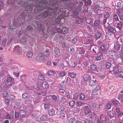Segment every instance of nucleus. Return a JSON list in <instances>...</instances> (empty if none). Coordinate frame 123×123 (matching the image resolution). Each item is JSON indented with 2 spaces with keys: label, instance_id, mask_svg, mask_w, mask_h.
<instances>
[{
  "label": "nucleus",
  "instance_id": "f257e3e1",
  "mask_svg": "<svg viewBox=\"0 0 123 123\" xmlns=\"http://www.w3.org/2000/svg\"><path fill=\"white\" fill-rule=\"evenodd\" d=\"M60 3L59 2H56L54 4L53 7L54 9V12H55L54 13V15L57 14L58 13L60 14L63 17H67V15L66 16V13L65 11H62L61 9H60Z\"/></svg>",
  "mask_w": 123,
  "mask_h": 123
},
{
  "label": "nucleus",
  "instance_id": "f03ea898",
  "mask_svg": "<svg viewBox=\"0 0 123 123\" xmlns=\"http://www.w3.org/2000/svg\"><path fill=\"white\" fill-rule=\"evenodd\" d=\"M91 95L89 93H82L80 95L79 99L84 101L91 98Z\"/></svg>",
  "mask_w": 123,
  "mask_h": 123
},
{
  "label": "nucleus",
  "instance_id": "7ed1b4c3",
  "mask_svg": "<svg viewBox=\"0 0 123 123\" xmlns=\"http://www.w3.org/2000/svg\"><path fill=\"white\" fill-rule=\"evenodd\" d=\"M5 84H6L7 83H9V85H12L15 83L14 79L11 77H8L4 81Z\"/></svg>",
  "mask_w": 123,
  "mask_h": 123
},
{
  "label": "nucleus",
  "instance_id": "20e7f679",
  "mask_svg": "<svg viewBox=\"0 0 123 123\" xmlns=\"http://www.w3.org/2000/svg\"><path fill=\"white\" fill-rule=\"evenodd\" d=\"M13 51L17 55H20L22 54V50L17 47H14V48H13Z\"/></svg>",
  "mask_w": 123,
  "mask_h": 123
},
{
  "label": "nucleus",
  "instance_id": "39448f33",
  "mask_svg": "<svg viewBox=\"0 0 123 123\" xmlns=\"http://www.w3.org/2000/svg\"><path fill=\"white\" fill-rule=\"evenodd\" d=\"M96 5L100 8H103L105 6V4L103 2L100 1H97L95 3Z\"/></svg>",
  "mask_w": 123,
  "mask_h": 123
},
{
  "label": "nucleus",
  "instance_id": "423d86ee",
  "mask_svg": "<svg viewBox=\"0 0 123 123\" xmlns=\"http://www.w3.org/2000/svg\"><path fill=\"white\" fill-rule=\"evenodd\" d=\"M109 53L114 59H116L119 58L117 54L115 53V51L113 50H111L110 51Z\"/></svg>",
  "mask_w": 123,
  "mask_h": 123
},
{
  "label": "nucleus",
  "instance_id": "0eeeda50",
  "mask_svg": "<svg viewBox=\"0 0 123 123\" xmlns=\"http://www.w3.org/2000/svg\"><path fill=\"white\" fill-rule=\"evenodd\" d=\"M89 82L90 86H94L96 85V80L95 78H93L92 79H90Z\"/></svg>",
  "mask_w": 123,
  "mask_h": 123
},
{
  "label": "nucleus",
  "instance_id": "6e6552de",
  "mask_svg": "<svg viewBox=\"0 0 123 123\" xmlns=\"http://www.w3.org/2000/svg\"><path fill=\"white\" fill-rule=\"evenodd\" d=\"M57 113V112L53 108L49 110L48 111V114L50 116H53L56 115Z\"/></svg>",
  "mask_w": 123,
  "mask_h": 123
},
{
  "label": "nucleus",
  "instance_id": "1a4fd4ad",
  "mask_svg": "<svg viewBox=\"0 0 123 123\" xmlns=\"http://www.w3.org/2000/svg\"><path fill=\"white\" fill-rule=\"evenodd\" d=\"M83 79L85 81H87L91 79V75L87 74H85L83 76Z\"/></svg>",
  "mask_w": 123,
  "mask_h": 123
},
{
  "label": "nucleus",
  "instance_id": "9d476101",
  "mask_svg": "<svg viewBox=\"0 0 123 123\" xmlns=\"http://www.w3.org/2000/svg\"><path fill=\"white\" fill-rule=\"evenodd\" d=\"M68 75L70 76L72 78H75L76 77V75L75 73L68 71Z\"/></svg>",
  "mask_w": 123,
  "mask_h": 123
},
{
  "label": "nucleus",
  "instance_id": "9b49d317",
  "mask_svg": "<svg viewBox=\"0 0 123 123\" xmlns=\"http://www.w3.org/2000/svg\"><path fill=\"white\" fill-rule=\"evenodd\" d=\"M83 5V3L82 1L79 2V4L77 6V8L79 11H81L82 10V6Z\"/></svg>",
  "mask_w": 123,
  "mask_h": 123
},
{
  "label": "nucleus",
  "instance_id": "f8f14e48",
  "mask_svg": "<svg viewBox=\"0 0 123 123\" xmlns=\"http://www.w3.org/2000/svg\"><path fill=\"white\" fill-rule=\"evenodd\" d=\"M102 55L101 53H97V55L95 56L96 58L95 60L96 61H98L101 59V58L100 56Z\"/></svg>",
  "mask_w": 123,
  "mask_h": 123
},
{
  "label": "nucleus",
  "instance_id": "ddd939ff",
  "mask_svg": "<svg viewBox=\"0 0 123 123\" xmlns=\"http://www.w3.org/2000/svg\"><path fill=\"white\" fill-rule=\"evenodd\" d=\"M111 9L109 7H105L104 8V11L105 13L110 14Z\"/></svg>",
  "mask_w": 123,
  "mask_h": 123
},
{
  "label": "nucleus",
  "instance_id": "4468645a",
  "mask_svg": "<svg viewBox=\"0 0 123 123\" xmlns=\"http://www.w3.org/2000/svg\"><path fill=\"white\" fill-rule=\"evenodd\" d=\"M48 118L47 115H43L40 117V120L41 121H44L46 120Z\"/></svg>",
  "mask_w": 123,
  "mask_h": 123
},
{
  "label": "nucleus",
  "instance_id": "2eb2a0df",
  "mask_svg": "<svg viewBox=\"0 0 123 123\" xmlns=\"http://www.w3.org/2000/svg\"><path fill=\"white\" fill-rule=\"evenodd\" d=\"M33 55V54L32 52L30 51L28 52L26 54V56L28 58H31Z\"/></svg>",
  "mask_w": 123,
  "mask_h": 123
},
{
  "label": "nucleus",
  "instance_id": "dca6fc26",
  "mask_svg": "<svg viewBox=\"0 0 123 123\" xmlns=\"http://www.w3.org/2000/svg\"><path fill=\"white\" fill-rule=\"evenodd\" d=\"M97 68V66L94 64H92L91 65V69L92 71H96Z\"/></svg>",
  "mask_w": 123,
  "mask_h": 123
},
{
  "label": "nucleus",
  "instance_id": "f3484780",
  "mask_svg": "<svg viewBox=\"0 0 123 123\" xmlns=\"http://www.w3.org/2000/svg\"><path fill=\"white\" fill-rule=\"evenodd\" d=\"M108 31L109 33H113L114 31H115V30L113 27L110 26L109 27Z\"/></svg>",
  "mask_w": 123,
  "mask_h": 123
},
{
  "label": "nucleus",
  "instance_id": "a211bd4d",
  "mask_svg": "<svg viewBox=\"0 0 123 123\" xmlns=\"http://www.w3.org/2000/svg\"><path fill=\"white\" fill-rule=\"evenodd\" d=\"M42 86L43 88H47L48 87V85L46 82H43L42 84Z\"/></svg>",
  "mask_w": 123,
  "mask_h": 123
},
{
  "label": "nucleus",
  "instance_id": "6ab92c4d",
  "mask_svg": "<svg viewBox=\"0 0 123 123\" xmlns=\"http://www.w3.org/2000/svg\"><path fill=\"white\" fill-rule=\"evenodd\" d=\"M62 34H65L67 33L68 32V30L67 27H64L62 29Z\"/></svg>",
  "mask_w": 123,
  "mask_h": 123
},
{
  "label": "nucleus",
  "instance_id": "aec40b11",
  "mask_svg": "<svg viewBox=\"0 0 123 123\" xmlns=\"http://www.w3.org/2000/svg\"><path fill=\"white\" fill-rule=\"evenodd\" d=\"M119 70L118 67L117 66H115L113 68L112 71L115 73H117Z\"/></svg>",
  "mask_w": 123,
  "mask_h": 123
},
{
  "label": "nucleus",
  "instance_id": "412c9836",
  "mask_svg": "<svg viewBox=\"0 0 123 123\" xmlns=\"http://www.w3.org/2000/svg\"><path fill=\"white\" fill-rule=\"evenodd\" d=\"M65 116L66 114L65 112H61L60 114V118L62 119H63L65 117Z\"/></svg>",
  "mask_w": 123,
  "mask_h": 123
},
{
  "label": "nucleus",
  "instance_id": "4be33fe9",
  "mask_svg": "<svg viewBox=\"0 0 123 123\" xmlns=\"http://www.w3.org/2000/svg\"><path fill=\"white\" fill-rule=\"evenodd\" d=\"M50 52L49 51L47 50H45L43 53V55L45 56L48 57L50 55Z\"/></svg>",
  "mask_w": 123,
  "mask_h": 123
},
{
  "label": "nucleus",
  "instance_id": "5701e85b",
  "mask_svg": "<svg viewBox=\"0 0 123 123\" xmlns=\"http://www.w3.org/2000/svg\"><path fill=\"white\" fill-rule=\"evenodd\" d=\"M76 121V119L74 117L70 118L68 120V123H74Z\"/></svg>",
  "mask_w": 123,
  "mask_h": 123
},
{
  "label": "nucleus",
  "instance_id": "b1692460",
  "mask_svg": "<svg viewBox=\"0 0 123 123\" xmlns=\"http://www.w3.org/2000/svg\"><path fill=\"white\" fill-rule=\"evenodd\" d=\"M85 123H93L92 121L89 119H85L83 120Z\"/></svg>",
  "mask_w": 123,
  "mask_h": 123
},
{
  "label": "nucleus",
  "instance_id": "393cba45",
  "mask_svg": "<svg viewBox=\"0 0 123 123\" xmlns=\"http://www.w3.org/2000/svg\"><path fill=\"white\" fill-rule=\"evenodd\" d=\"M102 105L101 104H99L98 105V107L95 108L94 109V111L96 112H97L99 111V109L101 107H102Z\"/></svg>",
  "mask_w": 123,
  "mask_h": 123
},
{
  "label": "nucleus",
  "instance_id": "a878e982",
  "mask_svg": "<svg viewBox=\"0 0 123 123\" xmlns=\"http://www.w3.org/2000/svg\"><path fill=\"white\" fill-rule=\"evenodd\" d=\"M28 94L27 93H24L22 94V97L24 98L27 99L29 97L28 96Z\"/></svg>",
  "mask_w": 123,
  "mask_h": 123
},
{
  "label": "nucleus",
  "instance_id": "bb28decb",
  "mask_svg": "<svg viewBox=\"0 0 123 123\" xmlns=\"http://www.w3.org/2000/svg\"><path fill=\"white\" fill-rule=\"evenodd\" d=\"M123 24L121 22H120L117 24V27L119 29H121L123 26Z\"/></svg>",
  "mask_w": 123,
  "mask_h": 123
},
{
  "label": "nucleus",
  "instance_id": "cd10ccee",
  "mask_svg": "<svg viewBox=\"0 0 123 123\" xmlns=\"http://www.w3.org/2000/svg\"><path fill=\"white\" fill-rule=\"evenodd\" d=\"M79 94L75 92L74 95V98L75 99H77L79 98Z\"/></svg>",
  "mask_w": 123,
  "mask_h": 123
},
{
  "label": "nucleus",
  "instance_id": "c85d7f7f",
  "mask_svg": "<svg viewBox=\"0 0 123 123\" xmlns=\"http://www.w3.org/2000/svg\"><path fill=\"white\" fill-rule=\"evenodd\" d=\"M26 114V112L24 110H22L20 111L19 113V115L23 116H24Z\"/></svg>",
  "mask_w": 123,
  "mask_h": 123
},
{
  "label": "nucleus",
  "instance_id": "c756f323",
  "mask_svg": "<svg viewBox=\"0 0 123 123\" xmlns=\"http://www.w3.org/2000/svg\"><path fill=\"white\" fill-rule=\"evenodd\" d=\"M118 117L121 120H123V113H121L118 115Z\"/></svg>",
  "mask_w": 123,
  "mask_h": 123
},
{
  "label": "nucleus",
  "instance_id": "7c9ffc66",
  "mask_svg": "<svg viewBox=\"0 0 123 123\" xmlns=\"http://www.w3.org/2000/svg\"><path fill=\"white\" fill-rule=\"evenodd\" d=\"M55 74V72L53 70H49L48 72V74L50 76H53Z\"/></svg>",
  "mask_w": 123,
  "mask_h": 123
},
{
  "label": "nucleus",
  "instance_id": "2f4dec72",
  "mask_svg": "<svg viewBox=\"0 0 123 123\" xmlns=\"http://www.w3.org/2000/svg\"><path fill=\"white\" fill-rule=\"evenodd\" d=\"M111 105L109 103L106 104L105 105V107L107 109L109 110L111 109Z\"/></svg>",
  "mask_w": 123,
  "mask_h": 123
},
{
  "label": "nucleus",
  "instance_id": "473e14b6",
  "mask_svg": "<svg viewBox=\"0 0 123 123\" xmlns=\"http://www.w3.org/2000/svg\"><path fill=\"white\" fill-rule=\"evenodd\" d=\"M112 64L109 62H107L106 64V68L108 69H110L111 68Z\"/></svg>",
  "mask_w": 123,
  "mask_h": 123
},
{
  "label": "nucleus",
  "instance_id": "72a5a7b5",
  "mask_svg": "<svg viewBox=\"0 0 123 123\" xmlns=\"http://www.w3.org/2000/svg\"><path fill=\"white\" fill-rule=\"evenodd\" d=\"M34 47L32 48L31 49H32V50L34 51V52H36L37 53V52H38V49L39 48L38 47Z\"/></svg>",
  "mask_w": 123,
  "mask_h": 123
},
{
  "label": "nucleus",
  "instance_id": "f704fd0d",
  "mask_svg": "<svg viewBox=\"0 0 123 123\" xmlns=\"http://www.w3.org/2000/svg\"><path fill=\"white\" fill-rule=\"evenodd\" d=\"M38 56L40 60H42L43 59L44 57L43 54V55L42 53H40L38 54Z\"/></svg>",
  "mask_w": 123,
  "mask_h": 123
},
{
  "label": "nucleus",
  "instance_id": "c9c22d12",
  "mask_svg": "<svg viewBox=\"0 0 123 123\" xmlns=\"http://www.w3.org/2000/svg\"><path fill=\"white\" fill-rule=\"evenodd\" d=\"M85 113L86 114H88L89 113H91L92 111L91 110L89 109H86L85 110Z\"/></svg>",
  "mask_w": 123,
  "mask_h": 123
},
{
  "label": "nucleus",
  "instance_id": "e433bc0d",
  "mask_svg": "<svg viewBox=\"0 0 123 123\" xmlns=\"http://www.w3.org/2000/svg\"><path fill=\"white\" fill-rule=\"evenodd\" d=\"M55 51L56 55L58 56H59L60 55V51L59 50L57 49L56 48L55 50Z\"/></svg>",
  "mask_w": 123,
  "mask_h": 123
},
{
  "label": "nucleus",
  "instance_id": "4c0bfd02",
  "mask_svg": "<svg viewBox=\"0 0 123 123\" xmlns=\"http://www.w3.org/2000/svg\"><path fill=\"white\" fill-rule=\"evenodd\" d=\"M66 85L65 83V82L64 81H62L61 83V84L60 86L61 88H64L65 87Z\"/></svg>",
  "mask_w": 123,
  "mask_h": 123
},
{
  "label": "nucleus",
  "instance_id": "58836bf2",
  "mask_svg": "<svg viewBox=\"0 0 123 123\" xmlns=\"http://www.w3.org/2000/svg\"><path fill=\"white\" fill-rule=\"evenodd\" d=\"M101 34V33L97 32L95 33V36L97 38H99L100 37Z\"/></svg>",
  "mask_w": 123,
  "mask_h": 123
},
{
  "label": "nucleus",
  "instance_id": "ea45409f",
  "mask_svg": "<svg viewBox=\"0 0 123 123\" xmlns=\"http://www.w3.org/2000/svg\"><path fill=\"white\" fill-rule=\"evenodd\" d=\"M20 42L21 43L23 44L26 43V39L24 37L22 38L20 40Z\"/></svg>",
  "mask_w": 123,
  "mask_h": 123
},
{
  "label": "nucleus",
  "instance_id": "a19ab883",
  "mask_svg": "<svg viewBox=\"0 0 123 123\" xmlns=\"http://www.w3.org/2000/svg\"><path fill=\"white\" fill-rule=\"evenodd\" d=\"M8 99H9L10 100H12L15 98V97L13 95H10L9 96Z\"/></svg>",
  "mask_w": 123,
  "mask_h": 123
},
{
  "label": "nucleus",
  "instance_id": "79ce46f5",
  "mask_svg": "<svg viewBox=\"0 0 123 123\" xmlns=\"http://www.w3.org/2000/svg\"><path fill=\"white\" fill-rule=\"evenodd\" d=\"M113 17L115 20L116 21L119 20V18L117 15L116 13H114L113 14Z\"/></svg>",
  "mask_w": 123,
  "mask_h": 123
},
{
  "label": "nucleus",
  "instance_id": "37998d69",
  "mask_svg": "<svg viewBox=\"0 0 123 123\" xmlns=\"http://www.w3.org/2000/svg\"><path fill=\"white\" fill-rule=\"evenodd\" d=\"M104 27L106 29H108V28L110 26V25L108 22L105 23L103 24Z\"/></svg>",
  "mask_w": 123,
  "mask_h": 123
},
{
  "label": "nucleus",
  "instance_id": "c03bdc74",
  "mask_svg": "<svg viewBox=\"0 0 123 123\" xmlns=\"http://www.w3.org/2000/svg\"><path fill=\"white\" fill-rule=\"evenodd\" d=\"M100 24L99 21L98 20H96L94 23V25L96 26H98Z\"/></svg>",
  "mask_w": 123,
  "mask_h": 123
},
{
  "label": "nucleus",
  "instance_id": "a18cd8bd",
  "mask_svg": "<svg viewBox=\"0 0 123 123\" xmlns=\"http://www.w3.org/2000/svg\"><path fill=\"white\" fill-rule=\"evenodd\" d=\"M32 102L31 100L30 99H28L25 100V103L26 104H31Z\"/></svg>",
  "mask_w": 123,
  "mask_h": 123
},
{
  "label": "nucleus",
  "instance_id": "49530a36",
  "mask_svg": "<svg viewBox=\"0 0 123 123\" xmlns=\"http://www.w3.org/2000/svg\"><path fill=\"white\" fill-rule=\"evenodd\" d=\"M110 14L109 13H106L104 12V18H106V19H107L109 17Z\"/></svg>",
  "mask_w": 123,
  "mask_h": 123
},
{
  "label": "nucleus",
  "instance_id": "de8ad7c7",
  "mask_svg": "<svg viewBox=\"0 0 123 123\" xmlns=\"http://www.w3.org/2000/svg\"><path fill=\"white\" fill-rule=\"evenodd\" d=\"M82 56V55L81 53L78 52L76 54V57L77 58H81Z\"/></svg>",
  "mask_w": 123,
  "mask_h": 123
},
{
  "label": "nucleus",
  "instance_id": "09e8293b",
  "mask_svg": "<svg viewBox=\"0 0 123 123\" xmlns=\"http://www.w3.org/2000/svg\"><path fill=\"white\" fill-rule=\"evenodd\" d=\"M6 40L5 38H4L2 40V43H1V46H5L6 42Z\"/></svg>",
  "mask_w": 123,
  "mask_h": 123
},
{
  "label": "nucleus",
  "instance_id": "8fccbe9b",
  "mask_svg": "<svg viewBox=\"0 0 123 123\" xmlns=\"http://www.w3.org/2000/svg\"><path fill=\"white\" fill-rule=\"evenodd\" d=\"M75 102L73 101H70L69 103V105L71 107H72L74 105Z\"/></svg>",
  "mask_w": 123,
  "mask_h": 123
},
{
  "label": "nucleus",
  "instance_id": "3c124183",
  "mask_svg": "<svg viewBox=\"0 0 123 123\" xmlns=\"http://www.w3.org/2000/svg\"><path fill=\"white\" fill-rule=\"evenodd\" d=\"M18 26L16 24H13V25H12L10 27V28L11 29H14L17 27Z\"/></svg>",
  "mask_w": 123,
  "mask_h": 123
},
{
  "label": "nucleus",
  "instance_id": "603ef678",
  "mask_svg": "<svg viewBox=\"0 0 123 123\" xmlns=\"http://www.w3.org/2000/svg\"><path fill=\"white\" fill-rule=\"evenodd\" d=\"M120 47H114V49L115 51L117 52L119 51L120 49Z\"/></svg>",
  "mask_w": 123,
  "mask_h": 123
},
{
  "label": "nucleus",
  "instance_id": "864d4df0",
  "mask_svg": "<svg viewBox=\"0 0 123 123\" xmlns=\"http://www.w3.org/2000/svg\"><path fill=\"white\" fill-rule=\"evenodd\" d=\"M78 49L79 51L81 52H82L83 54L84 53V51L83 50V47H78Z\"/></svg>",
  "mask_w": 123,
  "mask_h": 123
},
{
  "label": "nucleus",
  "instance_id": "5fc2aeb1",
  "mask_svg": "<svg viewBox=\"0 0 123 123\" xmlns=\"http://www.w3.org/2000/svg\"><path fill=\"white\" fill-rule=\"evenodd\" d=\"M73 13L74 15L77 16L79 14V12L78 11L76 10H74L73 11Z\"/></svg>",
  "mask_w": 123,
  "mask_h": 123
},
{
  "label": "nucleus",
  "instance_id": "6e6d98bb",
  "mask_svg": "<svg viewBox=\"0 0 123 123\" xmlns=\"http://www.w3.org/2000/svg\"><path fill=\"white\" fill-rule=\"evenodd\" d=\"M71 80V79L69 77H68L66 79V83H67L68 84H70V81Z\"/></svg>",
  "mask_w": 123,
  "mask_h": 123
},
{
  "label": "nucleus",
  "instance_id": "4d7b16f0",
  "mask_svg": "<svg viewBox=\"0 0 123 123\" xmlns=\"http://www.w3.org/2000/svg\"><path fill=\"white\" fill-rule=\"evenodd\" d=\"M32 27L30 26H28L27 27L26 29L28 31H31L32 30Z\"/></svg>",
  "mask_w": 123,
  "mask_h": 123
},
{
  "label": "nucleus",
  "instance_id": "13d9d810",
  "mask_svg": "<svg viewBox=\"0 0 123 123\" xmlns=\"http://www.w3.org/2000/svg\"><path fill=\"white\" fill-rule=\"evenodd\" d=\"M53 100L55 101H56L57 100V98L56 96L55 95H52L51 97Z\"/></svg>",
  "mask_w": 123,
  "mask_h": 123
},
{
  "label": "nucleus",
  "instance_id": "bf43d9fd",
  "mask_svg": "<svg viewBox=\"0 0 123 123\" xmlns=\"http://www.w3.org/2000/svg\"><path fill=\"white\" fill-rule=\"evenodd\" d=\"M84 104V103H83L81 102H77L76 103V105L79 106H80Z\"/></svg>",
  "mask_w": 123,
  "mask_h": 123
},
{
  "label": "nucleus",
  "instance_id": "052dcab7",
  "mask_svg": "<svg viewBox=\"0 0 123 123\" xmlns=\"http://www.w3.org/2000/svg\"><path fill=\"white\" fill-rule=\"evenodd\" d=\"M38 78L39 79L41 80H43L44 79L43 76L41 74H40L38 75Z\"/></svg>",
  "mask_w": 123,
  "mask_h": 123
},
{
  "label": "nucleus",
  "instance_id": "680f3d73",
  "mask_svg": "<svg viewBox=\"0 0 123 123\" xmlns=\"http://www.w3.org/2000/svg\"><path fill=\"white\" fill-rule=\"evenodd\" d=\"M78 40L77 39L75 38H74L72 40V43L73 44H74Z\"/></svg>",
  "mask_w": 123,
  "mask_h": 123
},
{
  "label": "nucleus",
  "instance_id": "e2e57ef3",
  "mask_svg": "<svg viewBox=\"0 0 123 123\" xmlns=\"http://www.w3.org/2000/svg\"><path fill=\"white\" fill-rule=\"evenodd\" d=\"M118 98L121 101L123 100V94L119 95Z\"/></svg>",
  "mask_w": 123,
  "mask_h": 123
},
{
  "label": "nucleus",
  "instance_id": "0e129e2a",
  "mask_svg": "<svg viewBox=\"0 0 123 123\" xmlns=\"http://www.w3.org/2000/svg\"><path fill=\"white\" fill-rule=\"evenodd\" d=\"M65 75V73L64 72L61 71L60 72L59 75L62 77L64 76Z\"/></svg>",
  "mask_w": 123,
  "mask_h": 123
},
{
  "label": "nucleus",
  "instance_id": "69168bd1",
  "mask_svg": "<svg viewBox=\"0 0 123 123\" xmlns=\"http://www.w3.org/2000/svg\"><path fill=\"white\" fill-rule=\"evenodd\" d=\"M44 106L45 109H49L50 108L49 105L47 104H45Z\"/></svg>",
  "mask_w": 123,
  "mask_h": 123
},
{
  "label": "nucleus",
  "instance_id": "338daca9",
  "mask_svg": "<svg viewBox=\"0 0 123 123\" xmlns=\"http://www.w3.org/2000/svg\"><path fill=\"white\" fill-rule=\"evenodd\" d=\"M112 103L115 106H117V104L118 102L117 100H114L112 101Z\"/></svg>",
  "mask_w": 123,
  "mask_h": 123
},
{
  "label": "nucleus",
  "instance_id": "774afa93",
  "mask_svg": "<svg viewBox=\"0 0 123 123\" xmlns=\"http://www.w3.org/2000/svg\"><path fill=\"white\" fill-rule=\"evenodd\" d=\"M65 97L68 98H70V96L69 93L66 92V93L65 95Z\"/></svg>",
  "mask_w": 123,
  "mask_h": 123
}]
</instances>
